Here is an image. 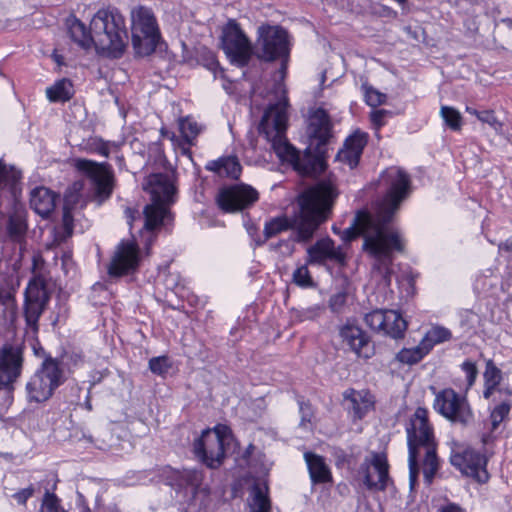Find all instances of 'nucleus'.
Wrapping results in <instances>:
<instances>
[{
  "label": "nucleus",
  "instance_id": "bb28decb",
  "mask_svg": "<svg viewBox=\"0 0 512 512\" xmlns=\"http://www.w3.org/2000/svg\"><path fill=\"white\" fill-rule=\"evenodd\" d=\"M55 194L46 187H36L30 194V206L41 217H47L55 208Z\"/></svg>",
  "mask_w": 512,
  "mask_h": 512
},
{
  "label": "nucleus",
  "instance_id": "79ce46f5",
  "mask_svg": "<svg viewBox=\"0 0 512 512\" xmlns=\"http://www.w3.org/2000/svg\"><path fill=\"white\" fill-rule=\"evenodd\" d=\"M293 282L301 287L312 286L313 281L307 265H302L293 272Z\"/></svg>",
  "mask_w": 512,
  "mask_h": 512
},
{
  "label": "nucleus",
  "instance_id": "4c0bfd02",
  "mask_svg": "<svg viewBox=\"0 0 512 512\" xmlns=\"http://www.w3.org/2000/svg\"><path fill=\"white\" fill-rule=\"evenodd\" d=\"M8 232L14 241L21 243L26 232V224L20 218L10 217L8 222Z\"/></svg>",
  "mask_w": 512,
  "mask_h": 512
},
{
  "label": "nucleus",
  "instance_id": "7ed1b4c3",
  "mask_svg": "<svg viewBox=\"0 0 512 512\" xmlns=\"http://www.w3.org/2000/svg\"><path fill=\"white\" fill-rule=\"evenodd\" d=\"M406 432L409 448V482L413 489L419 474L418 458L422 453H424L422 470L427 484L432 482L439 467L433 429L428 422V412L425 408L416 409L410 418Z\"/></svg>",
  "mask_w": 512,
  "mask_h": 512
},
{
  "label": "nucleus",
  "instance_id": "09e8293b",
  "mask_svg": "<svg viewBox=\"0 0 512 512\" xmlns=\"http://www.w3.org/2000/svg\"><path fill=\"white\" fill-rule=\"evenodd\" d=\"M478 119L483 123H487L496 131L502 128V123L496 118L492 110L481 111V114L478 115Z\"/></svg>",
  "mask_w": 512,
  "mask_h": 512
},
{
  "label": "nucleus",
  "instance_id": "0eeeda50",
  "mask_svg": "<svg viewBox=\"0 0 512 512\" xmlns=\"http://www.w3.org/2000/svg\"><path fill=\"white\" fill-rule=\"evenodd\" d=\"M380 183L386 187V194L375 207V213L387 225H391L401 202L406 199L410 193V177L398 167L386 169L381 177Z\"/></svg>",
  "mask_w": 512,
  "mask_h": 512
},
{
  "label": "nucleus",
  "instance_id": "2eb2a0df",
  "mask_svg": "<svg viewBox=\"0 0 512 512\" xmlns=\"http://www.w3.org/2000/svg\"><path fill=\"white\" fill-rule=\"evenodd\" d=\"M433 406L439 414L453 423L467 426L473 420V413L467 400L451 388L438 392Z\"/></svg>",
  "mask_w": 512,
  "mask_h": 512
},
{
  "label": "nucleus",
  "instance_id": "f257e3e1",
  "mask_svg": "<svg viewBox=\"0 0 512 512\" xmlns=\"http://www.w3.org/2000/svg\"><path fill=\"white\" fill-rule=\"evenodd\" d=\"M379 218L375 212H357L351 225L341 231L340 238L349 243L361 235L362 249L373 259V271L389 285L393 273V254L404 250V242L394 227Z\"/></svg>",
  "mask_w": 512,
  "mask_h": 512
},
{
  "label": "nucleus",
  "instance_id": "f03ea898",
  "mask_svg": "<svg viewBox=\"0 0 512 512\" xmlns=\"http://www.w3.org/2000/svg\"><path fill=\"white\" fill-rule=\"evenodd\" d=\"M335 197L334 188L328 184H319L307 189L299 196L300 210L292 220L286 216H280L265 223V239L292 229L296 242L302 244L310 242L319 226L328 218Z\"/></svg>",
  "mask_w": 512,
  "mask_h": 512
},
{
  "label": "nucleus",
  "instance_id": "f704fd0d",
  "mask_svg": "<svg viewBox=\"0 0 512 512\" xmlns=\"http://www.w3.org/2000/svg\"><path fill=\"white\" fill-rule=\"evenodd\" d=\"M179 129L184 141L188 145H193L194 140L201 132V126L191 117L179 119Z\"/></svg>",
  "mask_w": 512,
  "mask_h": 512
},
{
  "label": "nucleus",
  "instance_id": "6e6552de",
  "mask_svg": "<svg viewBox=\"0 0 512 512\" xmlns=\"http://www.w3.org/2000/svg\"><path fill=\"white\" fill-rule=\"evenodd\" d=\"M132 45L139 56L152 54L160 39V30L153 11L145 6L131 10Z\"/></svg>",
  "mask_w": 512,
  "mask_h": 512
},
{
  "label": "nucleus",
  "instance_id": "3c124183",
  "mask_svg": "<svg viewBox=\"0 0 512 512\" xmlns=\"http://www.w3.org/2000/svg\"><path fill=\"white\" fill-rule=\"evenodd\" d=\"M346 293L339 292L334 294L329 301V305L333 311H340L346 302Z\"/></svg>",
  "mask_w": 512,
  "mask_h": 512
},
{
  "label": "nucleus",
  "instance_id": "69168bd1",
  "mask_svg": "<svg viewBox=\"0 0 512 512\" xmlns=\"http://www.w3.org/2000/svg\"><path fill=\"white\" fill-rule=\"evenodd\" d=\"M280 245H285L288 254L292 253L293 247H292V245L290 244L289 241H283L282 243H280Z\"/></svg>",
  "mask_w": 512,
  "mask_h": 512
},
{
  "label": "nucleus",
  "instance_id": "4d7b16f0",
  "mask_svg": "<svg viewBox=\"0 0 512 512\" xmlns=\"http://www.w3.org/2000/svg\"><path fill=\"white\" fill-rule=\"evenodd\" d=\"M318 310H319L318 308H312V309H308V310L304 311V314H303L301 320L314 319L318 315Z\"/></svg>",
  "mask_w": 512,
  "mask_h": 512
},
{
  "label": "nucleus",
  "instance_id": "f8f14e48",
  "mask_svg": "<svg viewBox=\"0 0 512 512\" xmlns=\"http://www.w3.org/2000/svg\"><path fill=\"white\" fill-rule=\"evenodd\" d=\"M72 165L90 179L99 203L110 197L114 188V173L109 164L76 158L72 160Z\"/></svg>",
  "mask_w": 512,
  "mask_h": 512
},
{
  "label": "nucleus",
  "instance_id": "a18cd8bd",
  "mask_svg": "<svg viewBox=\"0 0 512 512\" xmlns=\"http://www.w3.org/2000/svg\"><path fill=\"white\" fill-rule=\"evenodd\" d=\"M367 142L366 134L356 132L350 137H348L344 143V147L349 148L351 150H355L356 152L362 153L363 148L365 147Z\"/></svg>",
  "mask_w": 512,
  "mask_h": 512
},
{
  "label": "nucleus",
  "instance_id": "b1692460",
  "mask_svg": "<svg viewBox=\"0 0 512 512\" xmlns=\"http://www.w3.org/2000/svg\"><path fill=\"white\" fill-rule=\"evenodd\" d=\"M342 343L348 346L358 357L370 358L374 353L367 334L358 326L346 324L340 329Z\"/></svg>",
  "mask_w": 512,
  "mask_h": 512
},
{
  "label": "nucleus",
  "instance_id": "a211bd4d",
  "mask_svg": "<svg viewBox=\"0 0 512 512\" xmlns=\"http://www.w3.org/2000/svg\"><path fill=\"white\" fill-rule=\"evenodd\" d=\"M48 300L49 295L44 283L39 279L30 281L25 291L24 316L27 327L34 334L38 331V320Z\"/></svg>",
  "mask_w": 512,
  "mask_h": 512
},
{
  "label": "nucleus",
  "instance_id": "864d4df0",
  "mask_svg": "<svg viewBox=\"0 0 512 512\" xmlns=\"http://www.w3.org/2000/svg\"><path fill=\"white\" fill-rule=\"evenodd\" d=\"M300 412L302 414L300 425L306 427L311 422L312 412L308 405H301Z\"/></svg>",
  "mask_w": 512,
  "mask_h": 512
},
{
  "label": "nucleus",
  "instance_id": "ddd939ff",
  "mask_svg": "<svg viewBox=\"0 0 512 512\" xmlns=\"http://www.w3.org/2000/svg\"><path fill=\"white\" fill-rule=\"evenodd\" d=\"M221 45L232 63L248 64L252 56V44L235 20H229L222 29Z\"/></svg>",
  "mask_w": 512,
  "mask_h": 512
},
{
  "label": "nucleus",
  "instance_id": "72a5a7b5",
  "mask_svg": "<svg viewBox=\"0 0 512 512\" xmlns=\"http://www.w3.org/2000/svg\"><path fill=\"white\" fill-rule=\"evenodd\" d=\"M271 504L267 496V487L254 486L252 489V500L250 512H270Z\"/></svg>",
  "mask_w": 512,
  "mask_h": 512
},
{
  "label": "nucleus",
  "instance_id": "ea45409f",
  "mask_svg": "<svg viewBox=\"0 0 512 512\" xmlns=\"http://www.w3.org/2000/svg\"><path fill=\"white\" fill-rule=\"evenodd\" d=\"M20 178V174L13 167H8L0 161V187L13 184Z\"/></svg>",
  "mask_w": 512,
  "mask_h": 512
},
{
  "label": "nucleus",
  "instance_id": "774afa93",
  "mask_svg": "<svg viewBox=\"0 0 512 512\" xmlns=\"http://www.w3.org/2000/svg\"><path fill=\"white\" fill-rule=\"evenodd\" d=\"M79 512H91L89 508L83 507Z\"/></svg>",
  "mask_w": 512,
  "mask_h": 512
},
{
  "label": "nucleus",
  "instance_id": "c9c22d12",
  "mask_svg": "<svg viewBox=\"0 0 512 512\" xmlns=\"http://www.w3.org/2000/svg\"><path fill=\"white\" fill-rule=\"evenodd\" d=\"M451 338V332L441 326H435L431 328L421 340L422 343L427 347V350H430L439 343L447 341Z\"/></svg>",
  "mask_w": 512,
  "mask_h": 512
},
{
  "label": "nucleus",
  "instance_id": "4be33fe9",
  "mask_svg": "<svg viewBox=\"0 0 512 512\" xmlns=\"http://www.w3.org/2000/svg\"><path fill=\"white\" fill-rule=\"evenodd\" d=\"M345 259L343 247L336 246L329 237L321 238L307 248L306 264L322 265L327 261L343 264Z\"/></svg>",
  "mask_w": 512,
  "mask_h": 512
},
{
  "label": "nucleus",
  "instance_id": "aec40b11",
  "mask_svg": "<svg viewBox=\"0 0 512 512\" xmlns=\"http://www.w3.org/2000/svg\"><path fill=\"white\" fill-rule=\"evenodd\" d=\"M139 248L135 241H122L116 247L108 267L110 276L120 277L136 271L139 266Z\"/></svg>",
  "mask_w": 512,
  "mask_h": 512
},
{
  "label": "nucleus",
  "instance_id": "5701e85b",
  "mask_svg": "<svg viewBox=\"0 0 512 512\" xmlns=\"http://www.w3.org/2000/svg\"><path fill=\"white\" fill-rule=\"evenodd\" d=\"M387 458L382 453L373 454L369 463H364L361 469L364 474V484L368 489L384 490L389 482Z\"/></svg>",
  "mask_w": 512,
  "mask_h": 512
},
{
  "label": "nucleus",
  "instance_id": "7c9ffc66",
  "mask_svg": "<svg viewBox=\"0 0 512 512\" xmlns=\"http://www.w3.org/2000/svg\"><path fill=\"white\" fill-rule=\"evenodd\" d=\"M206 169L216 172L220 176L237 179L241 174V165L236 157H223L211 161L206 165Z\"/></svg>",
  "mask_w": 512,
  "mask_h": 512
},
{
  "label": "nucleus",
  "instance_id": "473e14b6",
  "mask_svg": "<svg viewBox=\"0 0 512 512\" xmlns=\"http://www.w3.org/2000/svg\"><path fill=\"white\" fill-rule=\"evenodd\" d=\"M46 94L50 101H67L72 97V84L69 80L62 79L47 88Z\"/></svg>",
  "mask_w": 512,
  "mask_h": 512
},
{
  "label": "nucleus",
  "instance_id": "0e129e2a",
  "mask_svg": "<svg viewBox=\"0 0 512 512\" xmlns=\"http://www.w3.org/2000/svg\"><path fill=\"white\" fill-rule=\"evenodd\" d=\"M466 111L471 114V115H474L478 118V115L481 114V111H477L476 109L474 108H471L469 106L466 107Z\"/></svg>",
  "mask_w": 512,
  "mask_h": 512
},
{
  "label": "nucleus",
  "instance_id": "f3484780",
  "mask_svg": "<svg viewBox=\"0 0 512 512\" xmlns=\"http://www.w3.org/2000/svg\"><path fill=\"white\" fill-rule=\"evenodd\" d=\"M450 462L462 474L472 477L479 483H485L489 479V474L486 470V457L471 448L454 450L451 454Z\"/></svg>",
  "mask_w": 512,
  "mask_h": 512
},
{
  "label": "nucleus",
  "instance_id": "052dcab7",
  "mask_svg": "<svg viewBox=\"0 0 512 512\" xmlns=\"http://www.w3.org/2000/svg\"><path fill=\"white\" fill-rule=\"evenodd\" d=\"M97 151L100 155H102L104 157L109 156V148H108L107 144H101Z\"/></svg>",
  "mask_w": 512,
  "mask_h": 512
},
{
  "label": "nucleus",
  "instance_id": "9d476101",
  "mask_svg": "<svg viewBox=\"0 0 512 512\" xmlns=\"http://www.w3.org/2000/svg\"><path fill=\"white\" fill-rule=\"evenodd\" d=\"M230 438V429L226 425H217L214 429L204 430L193 444L195 456L208 468L220 467L225 458V445Z\"/></svg>",
  "mask_w": 512,
  "mask_h": 512
},
{
  "label": "nucleus",
  "instance_id": "e2e57ef3",
  "mask_svg": "<svg viewBox=\"0 0 512 512\" xmlns=\"http://www.w3.org/2000/svg\"><path fill=\"white\" fill-rule=\"evenodd\" d=\"M100 512H120L119 509L115 505H110L102 508Z\"/></svg>",
  "mask_w": 512,
  "mask_h": 512
},
{
  "label": "nucleus",
  "instance_id": "8fccbe9b",
  "mask_svg": "<svg viewBox=\"0 0 512 512\" xmlns=\"http://www.w3.org/2000/svg\"><path fill=\"white\" fill-rule=\"evenodd\" d=\"M462 369L466 373L467 386L471 387L474 384L476 376H477L476 365H475V363H473L471 361H465L462 364Z\"/></svg>",
  "mask_w": 512,
  "mask_h": 512
},
{
  "label": "nucleus",
  "instance_id": "4468645a",
  "mask_svg": "<svg viewBox=\"0 0 512 512\" xmlns=\"http://www.w3.org/2000/svg\"><path fill=\"white\" fill-rule=\"evenodd\" d=\"M23 367V343H5L0 348V391L8 394L14 391V383L19 379Z\"/></svg>",
  "mask_w": 512,
  "mask_h": 512
},
{
  "label": "nucleus",
  "instance_id": "de8ad7c7",
  "mask_svg": "<svg viewBox=\"0 0 512 512\" xmlns=\"http://www.w3.org/2000/svg\"><path fill=\"white\" fill-rule=\"evenodd\" d=\"M366 103L372 107L379 106L386 101V95L372 87L365 88Z\"/></svg>",
  "mask_w": 512,
  "mask_h": 512
},
{
  "label": "nucleus",
  "instance_id": "39448f33",
  "mask_svg": "<svg viewBox=\"0 0 512 512\" xmlns=\"http://www.w3.org/2000/svg\"><path fill=\"white\" fill-rule=\"evenodd\" d=\"M90 28L98 51L120 57L127 45L125 19L117 10L101 9L92 18Z\"/></svg>",
  "mask_w": 512,
  "mask_h": 512
},
{
  "label": "nucleus",
  "instance_id": "338daca9",
  "mask_svg": "<svg viewBox=\"0 0 512 512\" xmlns=\"http://www.w3.org/2000/svg\"><path fill=\"white\" fill-rule=\"evenodd\" d=\"M332 231H333L335 234H337V235H339V236H340V234H341V231H342V230H340V229H339V228H337L336 226H333V227H332Z\"/></svg>",
  "mask_w": 512,
  "mask_h": 512
},
{
  "label": "nucleus",
  "instance_id": "6ab92c4d",
  "mask_svg": "<svg viewBox=\"0 0 512 512\" xmlns=\"http://www.w3.org/2000/svg\"><path fill=\"white\" fill-rule=\"evenodd\" d=\"M364 320L372 330L394 339L402 338L407 329V322L395 310H374L367 313Z\"/></svg>",
  "mask_w": 512,
  "mask_h": 512
},
{
  "label": "nucleus",
  "instance_id": "c756f323",
  "mask_svg": "<svg viewBox=\"0 0 512 512\" xmlns=\"http://www.w3.org/2000/svg\"><path fill=\"white\" fill-rule=\"evenodd\" d=\"M68 32L71 39L80 47L88 49L94 44V33L87 31L85 25L75 17L67 19Z\"/></svg>",
  "mask_w": 512,
  "mask_h": 512
},
{
  "label": "nucleus",
  "instance_id": "2f4dec72",
  "mask_svg": "<svg viewBox=\"0 0 512 512\" xmlns=\"http://www.w3.org/2000/svg\"><path fill=\"white\" fill-rule=\"evenodd\" d=\"M427 347L420 341V343L413 348H403L396 354V360L407 365L418 363L422 358L428 354Z\"/></svg>",
  "mask_w": 512,
  "mask_h": 512
},
{
  "label": "nucleus",
  "instance_id": "13d9d810",
  "mask_svg": "<svg viewBox=\"0 0 512 512\" xmlns=\"http://www.w3.org/2000/svg\"><path fill=\"white\" fill-rule=\"evenodd\" d=\"M441 512H464L459 506L455 504H449L441 508Z\"/></svg>",
  "mask_w": 512,
  "mask_h": 512
},
{
  "label": "nucleus",
  "instance_id": "1a4fd4ad",
  "mask_svg": "<svg viewBox=\"0 0 512 512\" xmlns=\"http://www.w3.org/2000/svg\"><path fill=\"white\" fill-rule=\"evenodd\" d=\"M257 56L259 59L272 62L281 60L279 69L280 80L286 75L289 58V36L285 29L279 26H260L258 28Z\"/></svg>",
  "mask_w": 512,
  "mask_h": 512
},
{
  "label": "nucleus",
  "instance_id": "dca6fc26",
  "mask_svg": "<svg viewBox=\"0 0 512 512\" xmlns=\"http://www.w3.org/2000/svg\"><path fill=\"white\" fill-rule=\"evenodd\" d=\"M162 477L164 481L176 489L184 491L185 495H190L191 499L201 496L207 498L210 493L208 486H203V473L196 469L176 470L171 467L162 469Z\"/></svg>",
  "mask_w": 512,
  "mask_h": 512
},
{
  "label": "nucleus",
  "instance_id": "c85d7f7f",
  "mask_svg": "<svg viewBox=\"0 0 512 512\" xmlns=\"http://www.w3.org/2000/svg\"><path fill=\"white\" fill-rule=\"evenodd\" d=\"M311 480L314 483H325L331 480V473L324 459L311 452L304 454Z\"/></svg>",
  "mask_w": 512,
  "mask_h": 512
},
{
  "label": "nucleus",
  "instance_id": "bf43d9fd",
  "mask_svg": "<svg viewBox=\"0 0 512 512\" xmlns=\"http://www.w3.org/2000/svg\"><path fill=\"white\" fill-rule=\"evenodd\" d=\"M499 250L500 251L505 250L507 252L511 251L512 250V240L508 239L504 243H501L499 245Z\"/></svg>",
  "mask_w": 512,
  "mask_h": 512
},
{
  "label": "nucleus",
  "instance_id": "a878e982",
  "mask_svg": "<svg viewBox=\"0 0 512 512\" xmlns=\"http://www.w3.org/2000/svg\"><path fill=\"white\" fill-rule=\"evenodd\" d=\"M83 187L84 183L82 181H76L67 189L64 195L63 226L68 237L72 234L73 217L71 211L80 203Z\"/></svg>",
  "mask_w": 512,
  "mask_h": 512
},
{
  "label": "nucleus",
  "instance_id": "6e6d98bb",
  "mask_svg": "<svg viewBox=\"0 0 512 512\" xmlns=\"http://www.w3.org/2000/svg\"><path fill=\"white\" fill-rule=\"evenodd\" d=\"M13 302V296L10 292L0 291V303L9 306Z\"/></svg>",
  "mask_w": 512,
  "mask_h": 512
},
{
  "label": "nucleus",
  "instance_id": "37998d69",
  "mask_svg": "<svg viewBox=\"0 0 512 512\" xmlns=\"http://www.w3.org/2000/svg\"><path fill=\"white\" fill-rule=\"evenodd\" d=\"M360 152H356L355 150H351L349 148L343 147L337 154V159L343 163L349 165L350 168H354L357 166L360 157Z\"/></svg>",
  "mask_w": 512,
  "mask_h": 512
},
{
  "label": "nucleus",
  "instance_id": "680f3d73",
  "mask_svg": "<svg viewBox=\"0 0 512 512\" xmlns=\"http://www.w3.org/2000/svg\"><path fill=\"white\" fill-rule=\"evenodd\" d=\"M485 390L483 392V395L485 398H489L492 394H493V391L494 389L496 388V386H491V385H485Z\"/></svg>",
  "mask_w": 512,
  "mask_h": 512
},
{
  "label": "nucleus",
  "instance_id": "a19ab883",
  "mask_svg": "<svg viewBox=\"0 0 512 512\" xmlns=\"http://www.w3.org/2000/svg\"><path fill=\"white\" fill-rule=\"evenodd\" d=\"M501 378L500 369L495 366L492 360H488L484 372L485 385L497 386Z\"/></svg>",
  "mask_w": 512,
  "mask_h": 512
},
{
  "label": "nucleus",
  "instance_id": "20e7f679",
  "mask_svg": "<svg viewBox=\"0 0 512 512\" xmlns=\"http://www.w3.org/2000/svg\"><path fill=\"white\" fill-rule=\"evenodd\" d=\"M281 92V98L274 104L269 105L263 114L259 125V131L270 143L271 149L282 162L290 163L295 169H299L298 151L288 142L286 137L287 129V106L288 100L281 83L277 84Z\"/></svg>",
  "mask_w": 512,
  "mask_h": 512
},
{
  "label": "nucleus",
  "instance_id": "9b49d317",
  "mask_svg": "<svg viewBox=\"0 0 512 512\" xmlns=\"http://www.w3.org/2000/svg\"><path fill=\"white\" fill-rule=\"evenodd\" d=\"M61 383L62 370L59 363L47 358L26 383L27 400L35 403L47 401Z\"/></svg>",
  "mask_w": 512,
  "mask_h": 512
},
{
  "label": "nucleus",
  "instance_id": "412c9836",
  "mask_svg": "<svg viewBox=\"0 0 512 512\" xmlns=\"http://www.w3.org/2000/svg\"><path fill=\"white\" fill-rule=\"evenodd\" d=\"M257 200L258 192L251 186L244 184L223 189L217 196V203L225 212L243 210Z\"/></svg>",
  "mask_w": 512,
  "mask_h": 512
},
{
  "label": "nucleus",
  "instance_id": "49530a36",
  "mask_svg": "<svg viewBox=\"0 0 512 512\" xmlns=\"http://www.w3.org/2000/svg\"><path fill=\"white\" fill-rule=\"evenodd\" d=\"M170 367L171 365L169 363V360L165 356L154 357L149 361L150 370L157 375H163L167 373Z\"/></svg>",
  "mask_w": 512,
  "mask_h": 512
},
{
  "label": "nucleus",
  "instance_id": "393cba45",
  "mask_svg": "<svg viewBox=\"0 0 512 512\" xmlns=\"http://www.w3.org/2000/svg\"><path fill=\"white\" fill-rule=\"evenodd\" d=\"M347 409L354 419H362L374 408V396L368 390L348 389L343 393Z\"/></svg>",
  "mask_w": 512,
  "mask_h": 512
},
{
  "label": "nucleus",
  "instance_id": "58836bf2",
  "mask_svg": "<svg viewBox=\"0 0 512 512\" xmlns=\"http://www.w3.org/2000/svg\"><path fill=\"white\" fill-rule=\"evenodd\" d=\"M510 408V404L503 402L493 409L490 415L492 430L497 429L500 423L508 416Z\"/></svg>",
  "mask_w": 512,
  "mask_h": 512
},
{
  "label": "nucleus",
  "instance_id": "e433bc0d",
  "mask_svg": "<svg viewBox=\"0 0 512 512\" xmlns=\"http://www.w3.org/2000/svg\"><path fill=\"white\" fill-rule=\"evenodd\" d=\"M441 116L444 119L446 125L455 131H458L461 129L462 126V117L459 111L454 109L453 107L449 106H442L441 107Z\"/></svg>",
  "mask_w": 512,
  "mask_h": 512
},
{
  "label": "nucleus",
  "instance_id": "5fc2aeb1",
  "mask_svg": "<svg viewBox=\"0 0 512 512\" xmlns=\"http://www.w3.org/2000/svg\"><path fill=\"white\" fill-rule=\"evenodd\" d=\"M387 111L386 110H375L371 113V121L373 124H375L377 127H380L384 124L383 119L386 116Z\"/></svg>",
  "mask_w": 512,
  "mask_h": 512
},
{
  "label": "nucleus",
  "instance_id": "c03bdc74",
  "mask_svg": "<svg viewBox=\"0 0 512 512\" xmlns=\"http://www.w3.org/2000/svg\"><path fill=\"white\" fill-rule=\"evenodd\" d=\"M40 512H64L55 494L46 492Z\"/></svg>",
  "mask_w": 512,
  "mask_h": 512
},
{
  "label": "nucleus",
  "instance_id": "423d86ee",
  "mask_svg": "<svg viewBox=\"0 0 512 512\" xmlns=\"http://www.w3.org/2000/svg\"><path fill=\"white\" fill-rule=\"evenodd\" d=\"M143 189L151 195L152 204L144 209V228L152 231L159 227L168 210L164 204L173 203L176 196L173 173H155L149 175L143 183Z\"/></svg>",
  "mask_w": 512,
  "mask_h": 512
},
{
  "label": "nucleus",
  "instance_id": "cd10ccee",
  "mask_svg": "<svg viewBox=\"0 0 512 512\" xmlns=\"http://www.w3.org/2000/svg\"><path fill=\"white\" fill-rule=\"evenodd\" d=\"M309 135L318 139L321 143H325L330 136V120L328 114L323 109H317L310 116Z\"/></svg>",
  "mask_w": 512,
  "mask_h": 512
},
{
  "label": "nucleus",
  "instance_id": "603ef678",
  "mask_svg": "<svg viewBox=\"0 0 512 512\" xmlns=\"http://www.w3.org/2000/svg\"><path fill=\"white\" fill-rule=\"evenodd\" d=\"M33 492L34 489L32 487H28L15 493L13 497L19 504H25L26 501L33 495Z\"/></svg>",
  "mask_w": 512,
  "mask_h": 512
}]
</instances>
